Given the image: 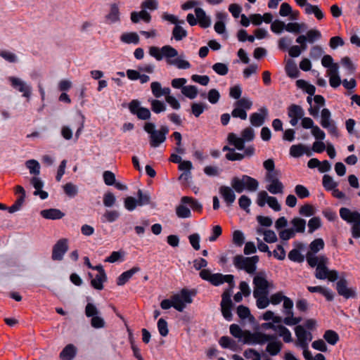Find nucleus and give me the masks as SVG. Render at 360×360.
Wrapping results in <instances>:
<instances>
[{
	"mask_svg": "<svg viewBox=\"0 0 360 360\" xmlns=\"http://www.w3.org/2000/svg\"><path fill=\"white\" fill-rule=\"evenodd\" d=\"M107 280V276L105 273L97 274L94 278L91 281V286L98 290L103 289V283Z\"/></svg>",
	"mask_w": 360,
	"mask_h": 360,
	"instance_id": "obj_33",
	"label": "nucleus"
},
{
	"mask_svg": "<svg viewBox=\"0 0 360 360\" xmlns=\"http://www.w3.org/2000/svg\"><path fill=\"white\" fill-rule=\"evenodd\" d=\"M155 124L152 122H146L144 130L150 134V145L152 148H157L166 140V135L169 133L167 126H161L160 129H155Z\"/></svg>",
	"mask_w": 360,
	"mask_h": 360,
	"instance_id": "obj_3",
	"label": "nucleus"
},
{
	"mask_svg": "<svg viewBox=\"0 0 360 360\" xmlns=\"http://www.w3.org/2000/svg\"><path fill=\"white\" fill-rule=\"evenodd\" d=\"M259 262L258 256L244 257L236 255L233 258V264L238 269H243L248 274H253L256 271V264Z\"/></svg>",
	"mask_w": 360,
	"mask_h": 360,
	"instance_id": "obj_6",
	"label": "nucleus"
},
{
	"mask_svg": "<svg viewBox=\"0 0 360 360\" xmlns=\"http://www.w3.org/2000/svg\"><path fill=\"white\" fill-rule=\"evenodd\" d=\"M194 295L195 293H193L187 289H182L179 293L175 294L171 297L173 307L179 311H183L186 307V304L192 302L191 296Z\"/></svg>",
	"mask_w": 360,
	"mask_h": 360,
	"instance_id": "obj_7",
	"label": "nucleus"
},
{
	"mask_svg": "<svg viewBox=\"0 0 360 360\" xmlns=\"http://www.w3.org/2000/svg\"><path fill=\"white\" fill-rule=\"evenodd\" d=\"M255 131L251 127H246L241 131V137H238L234 133H229L227 140L238 150L245 148V143L252 141L255 139Z\"/></svg>",
	"mask_w": 360,
	"mask_h": 360,
	"instance_id": "obj_4",
	"label": "nucleus"
},
{
	"mask_svg": "<svg viewBox=\"0 0 360 360\" xmlns=\"http://www.w3.org/2000/svg\"><path fill=\"white\" fill-rule=\"evenodd\" d=\"M194 295L195 293H193L187 289H182L179 293L175 294L171 297L173 307L179 311H183L186 307V304L192 302L191 296Z\"/></svg>",
	"mask_w": 360,
	"mask_h": 360,
	"instance_id": "obj_8",
	"label": "nucleus"
},
{
	"mask_svg": "<svg viewBox=\"0 0 360 360\" xmlns=\"http://www.w3.org/2000/svg\"><path fill=\"white\" fill-rule=\"evenodd\" d=\"M324 241L322 238H316L309 245V251L308 252H313L316 254L324 248Z\"/></svg>",
	"mask_w": 360,
	"mask_h": 360,
	"instance_id": "obj_42",
	"label": "nucleus"
},
{
	"mask_svg": "<svg viewBox=\"0 0 360 360\" xmlns=\"http://www.w3.org/2000/svg\"><path fill=\"white\" fill-rule=\"evenodd\" d=\"M77 354V348L72 344H69L65 347L60 354L61 360H72Z\"/></svg>",
	"mask_w": 360,
	"mask_h": 360,
	"instance_id": "obj_28",
	"label": "nucleus"
},
{
	"mask_svg": "<svg viewBox=\"0 0 360 360\" xmlns=\"http://www.w3.org/2000/svg\"><path fill=\"white\" fill-rule=\"evenodd\" d=\"M172 36L175 40L181 41L187 36V32L179 24H177L172 30Z\"/></svg>",
	"mask_w": 360,
	"mask_h": 360,
	"instance_id": "obj_45",
	"label": "nucleus"
},
{
	"mask_svg": "<svg viewBox=\"0 0 360 360\" xmlns=\"http://www.w3.org/2000/svg\"><path fill=\"white\" fill-rule=\"evenodd\" d=\"M295 192L301 199L307 198L309 195L308 189L302 185H297L295 188Z\"/></svg>",
	"mask_w": 360,
	"mask_h": 360,
	"instance_id": "obj_59",
	"label": "nucleus"
},
{
	"mask_svg": "<svg viewBox=\"0 0 360 360\" xmlns=\"http://www.w3.org/2000/svg\"><path fill=\"white\" fill-rule=\"evenodd\" d=\"M285 71L288 77L291 78H297L299 76V70L296 64L289 60L285 66Z\"/></svg>",
	"mask_w": 360,
	"mask_h": 360,
	"instance_id": "obj_43",
	"label": "nucleus"
},
{
	"mask_svg": "<svg viewBox=\"0 0 360 360\" xmlns=\"http://www.w3.org/2000/svg\"><path fill=\"white\" fill-rule=\"evenodd\" d=\"M121 41L127 44H137L139 41V37L136 32H127L122 34Z\"/></svg>",
	"mask_w": 360,
	"mask_h": 360,
	"instance_id": "obj_38",
	"label": "nucleus"
},
{
	"mask_svg": "<svg viewBox=\"0 0 360 360\" xmlns=\"http://www.w3.org/2000/svg\"><path fill=\"white\" fill-rule=\"evenodd\" d=\"M220 345L224 348H229L233 349L236 347V342L229 337L223 336L219 340Z\"/></svg>",
	"mask_w": 360,
	"mask_h": 360,
	"instance_id": "obj_54",
	"label": "nucleus"
},
{
	"mask_svg": "<svg viewBox=\"0 0 360 360\" xmlns=\"http://www.w3.org/2000/svg\"><path fill=\"white\" fill-rule=\"evenodd\" d=\"M158 328L160 334L165 337L168 335V325L167 322L164 319H160L158 321Z\"/></svg>",
	"mask_w": 360,
	"mask_h": 360,
	"instance_id": "obj_55",
	"label": "nucleus"
},
{
	"mask_svg": "<svg viewBox=\"0 0 360 360\" xmlns=\"http://www.w3.org/2000/svg\"><path fill=\"white\" fill-rule=\"evenodd\" d=\"M283 344L281 341H272L268 343L266 351L271 356L277 355L281 350Z\"/></svg>",
	"mask_w": 360,
	"mask_h": 360,
	"instance_id": "obj_37",
	"label": "nucleus"
},
{
	"mask_svg": "<svg viewBox=\"0 0 360 360\" xmlns=\"http://www.w3.org/2000/svg\"><path fill=\"white\" fill-rule=\"evenodd\" d=\"M253 296L257 297L258 295L269 294V282L263 274L255 276L253 278Z\"/></svg>",
	"mask_w": 360,
	"mask_h": 360,
	"instance_id": "obj_12",
	"label": "nucleus"
},
{
	"mask_svg": "<svg viewBox=\"0 0 360 360\" xmlns=\"http://www.w3.org/2000/svg\"><path fill=\"white\" fill-rule=\"evenodd\" d=\"M227 15L226 13L219 12L217 13L216 17L219 20L214 24V28L216 32L223 34L225 32V24L224 20L226 19Z\"/></svg>",
	"mask_w": 360,
	"mask_h": 360,
	"instance_id": "obj_35",
	"label": "nucleus"
},
{
	"mask_svg": "<svg viewBox=\"0 0 360 360\" xmlns=\"http://www.w3.org/2000/svg\"><path fill=\"white\" fill-rule=\"evenodd\" d=\"M181 202L176 207L175 212L177 217L180 219L190 218L191 217V210L186 205Z\"/></svg>",
	"mask_w": 360,
	"mask_h": 360,
	"instance_id": "obj_36",
	"label": "nucleus"
},
{
	"mask_svg": "<svg viewBox=\"0 0 360 360\" xmlns=\"http://www.w3.org/2000/svg\"><path fill=\"white\" fill-rule=\"evenodd\" d=\"M195 13L200 25L203 28L210 26V19L205 14V12L201 8H196Z\"/></svg>",
	"mask_w": 360,
	"mask_h": 360,
	"instance_id": "obj_30",
	"label": "nucleus"
},
{
	"mask_svg": "<svg viewBox=\"0 0 360 360\" xmlns=\"http://www.w3.org/2000/svg\"><path fill=\"white\" fill-rule=\"evenodd\" d=\"M321 226V220L319 217H312L308 222L309 232L313 233Z\"/></svg>",
	"mask_w": 360,
	"mask_h": 360,
	"instance_id": "obj_63",
	"label": "nucleus"
},
{
	"mask_svg": "<svg viewBox=\"0 0 360 360\" xmlns=\"http://www.w3.org/2000/svg\"><path fill=\"white\" fill-rule=\"evenodd\" d=\"M210 282L214 285L228 283L230 286V291L234 287L233 276L230 274L223 275L221 274H212Z\"/></svg>",
	"mask_w": 360,
	"mask_h": 360,
	"instance_id": "obj_22",
	"label": "nucleus"
},
{
	"mask_svg": "<svg viewBox=\"0 0 360 360\" xmlns=\"http://www.w3.org/2000/svg\"><path fill=\"white\" fill-rule=\"evenodd\" d=\"M288 258L292 262H302L304 257L300 253L297 249H293L288 253Z\"/></svg>",
	"mask_w": 360,
	"mask_h": 360,
	"instance_id": "obj_53",
	"label": "nucleus"
},
{
	"mask_svg": "<svg viewBox=\"0 0 360 360\" xmlns=\"http://www.w3.org/2000/svg\"><path fill=\"white\" fill-rule=\"evenodd\" d=\"M181 93L187 98L193 99L198 95V89L193 85L184 86L181 88Z\"/></svg>",
	"mask_w": 360,
	"mask_h": 360,
	"instance_id": "obj_39",
	"label": "nucleus"
},
{
	"mask_svg": "<svg viewBox=\"0 0 360 360\" xmlns=\"http://www.w3.org/2000/svg\"><path fill=\"white\" fill-rule=\"evenodd\" d=\"M140 271V268L139 266H134L131 269L123 272L117 280V285H124L131 277L132 276L139 272Z\"/></svg>",
	"mask_w": 360,
	"mask_h": 360,
	"instance_id": "obj_31",
	"label": "nucleus"
},
{
	"mask_svg": "<svg viewBox=\"0 0 360 360\" xmlns=\"http://www.w3.org/2000/svg\"><path fill=\"white\" fill-rule=\"evenodd\" d=\"M214 72L220 75H225L228 73L229 69L226 64L221 63H217L212 66Z\"/></svg>",
	"mask_w": 360,
	"mask_h": 360,
	"instance_id": "obj_60",
	"label": "nucleus"
},
{
	"mask_svg": "<svg viewBox=\"0 0 360 360\" xmlns=\"http://www.w3.org/2000/svg\"><path fill=\"white\" fill-rule=\"evenodd\" d=\"M283 301L284 308L283 312L286 315L285 318L283 319V323L288 326L297 325L302 321V318L293 316V302L288 297H285Z\"/></svg>",
	"mask_w": 360,
	"mask_h": 360,
	"instance_id": "obj_10",
	"label": "nucleus"
},
{
	"mask_svg": "<svg viewBox=\"0 0 360 360\" xmlns=\"http://www.w3.org/2000/svg\"><path fill=\"white\" fill-rule=\"evenodd\" d=\"M130 112L136 115L140 120H146L150 117V112L146 108L140 106V102L137 100H133L129 105Z\"/></svg>",
	"mask_w": 360,
	"mask_h": 360,
	"instance_id": "obj_16",
	"label": "nucleus"
},
{
	"mask_svg": "<svg viewBox=\"0 0 360 360\" xmlns=\"http://www.w3.org/2000/svg\"><path fill=\"white\" fill-rule=\"evenodd\" d=\"M295 332L297 338L296 345L300 347H308L307 336H311V333L306 331L302 326H297L295 328Z\"/></svg>",
	"mask_w": 360,
	"mask_h": 360,
	"instance_id": "obj_25",
	"label": "nucleus"
},
{
	"mask_svg": "<svg viewBox=\"0 0 360 360\" xmlns=\"http://www.w3.org/2000/svg\"><path fill=\"white\" fill-rule=\"evenodd\" d=\"M259 112H254L250 117V123L254 127L262 126L268 115V110L265 107L261 108Z\"/></svg>",
	"mask_w": 360,
	"mask_h": 360,
	"instance_id": "obj_23",
	"label": "nucleus"
},
{
	"mask_svg": "<svg viewBox=\"0 0 360 360\" xmlns=\"http://www.w3.org/2000/svg\"><path fill=\"white\" fill-rule=\"evenodd\" d=\"M341 218L348 223H360V214L358 212H352L349 209L342 207L340 210Z\"/></svg>",
	"mask_w": 360,
	"mask_h": 360,
	"instance_id": "obj_24",
	"label": "nucleus"
},
{
	"mask_svg": "<svg viewBox=\"0 0 360 360\" xmlns=\"http://www.w3.org/2000/svg\"><path fill=\"white\" fill-rule=\"evenodd\" d=\"M68 240L66 238L60 239L53 246L51 257L53 260H61L68 250Z\"/></svg>",
	"mask_w": 360,
	"mask_h": 360,
	"instance_id": "obj_17",
	"label": "nucleus"
},
{
	"mask_svg": "<svg viewBox=\"0 0 360 360\" xmlns=\"http://www.w3.org/2000/svg\"><path fill=\"white\" fill-rule=\"evenodd\" d=\"M323 186L326 190L331 191L338 186V183L330 176L325 174L323 176Z\"/></svg>",
	"mask_w": 360,
	"mask_h": 360,
	"instance_id": "obj_47",
	"label": "nucleus"
},
{
	"mask_svg": "<svg viewBox=\"0 0 360 360\" xmlns=\"http://www.w3.org/2000/svg\"><path fill=\"white\" fill-rule=\"evenodd\" d=\"M320 123L322 127L327 129L330 134L338 136V128L334 121L331 119V113L328 108H323L321 110Z\"/></svg>",
	"mask_w": 360,
	"mask_h": 360,
	"instance_id": "obj_11",
	"label": "nucleus"
},
{
	"mask_svg": "<svg viewBox=\"0 0 360 360\" xmlns=\"http://www.w3.org/2000/svg\"><path fill=\"white\" fill-rule=\"evenodd\" d=\"M246 359H251L252 360H261V356L258 352L253 349H246L243 353Z\"/></svg>",
	"mask_w": 360,
	"mask_h": 360,
	"instance_id": "obj_64",
	"label": "nucleus"
},
{
	"mask_svg": "<svg viewBox=\"0 0 360 360\" xmlns=\"http://www.w3.org/2000/svg\"><path fill=\"white\" fill-rule=\"evenodd\" d=\"M254 297L257 300V307L259 309H264L267 307L270 303L268 294L258 295L257 297Z\"/></svg>",
	"mask_w": 360,
	"mask_h": 360,
	"instance_id": "obj_46",
	"label": "nucleus"
},
{
	"mask_svg": "<svg viewBox=\"0 0 360 360\" xmlns=\"http://www.w3.org/2000/svg\"><path fill=\"white\" fill-rule=\"evenodd\" d=\"M233 303L231 300V291L229 290H225L221 295V309L223 316L226 320H231L232 313L231 308Z\"/></svg>",
	"mask_w": 360,
	"mask_h": 360,
	"instance_id": "obj_14",
	"label": "nucleus"
},
{
	"mask_svg": "<svg viewBox=\"0 0 360 360\" xmlns=\"http://www.w3.org/2000/svg\"><path fill=\"white\" fill-rule=\"evenodd\" d=\"M151 109L155 113H160L164 112L166 110L165 104L159 100H152L150 101Z\"/></svg>",
	"mask_w": 360,
	"mask_h": 360,
	"instance_id": "obj_50",
	"label": "nucleus"
},
{
	"mask_svg": "<svg viewBox=\"0 0 360 360\" xmlns=\"http://www.w3.org/2000/svg\"><path fill=\"white\" fill-rule=\"evenodd\" d=\"M65 216V214L58 209H49L46 210V219H60Z\"/></svg>",
	"mask_w": 360,
	"mask_h": 360,
	"instance_id": "obj_49",
	"label": "nucleus"
},
{
	"mask_svg": "<svg viewBox=\"0 0 360 360\" xmlns=\"http://www.w3.org/2000/svg\"><path fill=\"white\" fill-rule=\"evenodd\" d=\"M140 20L148 23L151 20V15L146 10H141L139 12L133 11L131 13V20L134 23H137Z\"/></svg>",
	"mask_w": 360,
	"mask_h": 360,
	"instance_id": "obj_29",
	"label": "nucleus"
},
{
	"mask_svg": "<svg viewBox=\"0 0 360 360\" xmlns=\"http://www.w3.org/2000/svg\"><path fill=\"white\" fill-rule=\"evenodd\" d=\"M231 334L238 339L245 338V330H242L241 328L237 324H232L230 326Z\"/></svg>",
	"mask_w": 360,
	"mask_h": 360,
	"instance_id": "obj_51",
	"label": "nucleus"
},
{
	"mask_svg": "<svg viewBox=\"0 0 360 360\" xmlns=\"http://www.w3.org/2000/svg\"><path fill=\"white\" fill-rule=\"evenodd\" d=\"M181 202L183 204H188L190 205L191 209L193 211H196L198 212H201L202 210V204L198 201L196 199L189 197V196H183L181 198Z\"/></svg>",
	"mask_w": 360,
	"mask_h": 360,
	"instance_id": "obj_32",
	"label": "nucleus"
},
{
	"mask_svg": "<svg viewBox=\"0 0 360 360\" xmlns=\"http://www.w3.org/2000/svg\"><path fill=\"white\" fill-rule=\"evenodd\" d=\"M304 115V110L300 105L292 104L288 108V115L290 118V123L292 126H296L299 120Z\"/></svg>",
	"mask_w": 360,
	"mask_h": 360,
	"instance_id": "obj_18",
	"label": "nucleus"
},
{
	"mask_svg": "<svg viewBox=\"0 0 360 360\" xmlns=\"http://www.w3.org/2000/svg\"><path fill=\"white\" fill-rule=\"evenodd\" d=\"M231 185L234 191L238 193H242L245 189L254 192L258 189L259 182L257 179L248 176L243 175L241 178L234 176L231 179Z\"/></svg>",
	"mask_w": 360,
	"mask_h": 360,
	"instance_id": "obj_2",
	"label": "nucleus"
},
{
	"mask_svg": "<svg viewBox=\"0 0 360 360\" xmlns=\"http://www.w3.org/2000/svg\"><path fill=\"white\" fill-rule=\"evenodd\" d=\"M238 204L241 209L249 212V207L251 204V200L247 195H241L238 200Z\"/></svg>",
	"mask_w": 360,
	"mask_h": 360,
	"instance_id": "obj_61",
	"label": "nucleus"
},
{
	"mask_svg": "<svg viewBox=\"0 0 360 360\" xmlns=\"http://www.w3.org/2000/svg\"><path fill=\"white\" fill-rule=\"evenodd\" d=\"M304 153H306L308 156L311 155L309 149L302 143L292 145L290 148V154L294 158L301 157Z\"/></svg>",
	"mask_w": 360,
	"mask_h": 360,
	"instance_id": "obj_27",
	"label": "nucleus"
},
{
	"mask_svg": "<svg viewBox=\"0 0 360 360\" xmlns=\"http://www.w3.org/2000/svg\"><path fill=\"white\" fill-rule=\"evenodd\" d=\"M137 202L139 206L148 205L150 202V196L148 193H144L139 189L137 192Z\"/></svg>",
	"mask_w": 360,
	"mask_h": 360,
	"instance_id": "obj_48",
	"label": "nucleus"
},
{
	"mask_svg": "<svg viewBox=\"0 0 360 360\" xmlns=\"http://www.w3.org/2000/svg\"><path fill=\"white\" fill-rule=\"evenodd\" d=\"M219 193L228 207H231L236 200L234 189L228 186H221Z\"/></svg>",
	"mask_w": 360,
	"mask_h": 360,
	"instance_id": "obj_19",
	"label": "nucleus"
},
{
	"mask_svg": "<svg viewBox=\"0 0 360 360\" xmlns=\"http://www.w3.org/2000/svg\"><path fill=\"white\" fill-rule=\"evenodd\" d=\"M8 80L13 89L22 94L25 98H30L31 95V87L25 81L15 77H9Z\"/></svg>",
	"mask_w": 360,
	"mask_h": 360,
	"instance_id": "obj_15",
	"label": "nucleus"
},
{
	"mask_svg": "<svg viewBox=\"0 0 360 360\" xmlns=\"http://www.w3.org/2000/svg\"><path fill=\"white\" fill-rule=\"evenodd\" d=\"M0 56L9 63H16L18 61L17 56L14 53L7 50L1 51Z\"/></svg>",
	"mask_w": 360,
	"mask_h": 360,
	"instance_id": "obj_52",
	"label": "nucleus"
},
{
	"mask_svg": "<svg viewBox=\"0 0 360 360\" xmlns=\"http://www.w3.org/2000/svg\"><path fill=\"white\" fill-rule=\"evenodd\" d=\"M243 342L248 345H264L263 333H251L249 330H245V338Z\"/></svg>",
	"mask_w": 360,
	"mask_h": 360,
	"instance_id": "obj_21",
	"label": "nucleus"
},
{
	"mask_svg": "<svg viewBox=\"0 0 360 360\" xmlns=\"http://www.w3.org/2000/svg\"><path fill=\"white\" fill-rule=\"evenodd\" d=\"M308 290L310 292H319L323 295L327 300L331 301L333 300V292L322 287V286H308L307 287Z\"/></svg>",
	"mask_w": 360,
	"mask_h": 360,
	"instance_id": "obj_34",
	"label": "nucleus"
},
{
	"mask_svg": "<svg viewBox=\"0 0 360 360\" xmlns=\"http://www.w3.org/2000/svg\"><path fill=\"white\" fill-rule=\"evenodd\" d=\"M263 235L264 241L268 243H276L278 240L275 232L272 230L265 231V232H263Z\"/></svg>",
	"mask_w": 360,
	"mask_h": 360,
	"instance_id": "obj_62",
	"label": "nucleus"
},
{
	"mask_svg": "<svg viewBox=\"0 0 360 360\" xmlns=\"http://www.w3.org/2000/svg\"><path fill=\"white\" fill-rule=\"evenodd\" d=\"M336 289L338 294L346 299L356 296L355 290L347 287V282L344 278L338 281Z\"/></svg>",
	"mask_w": 360,
	"mask_h": 360,
	"instance_id": "obj_20",
	"label": "nucleus"
},
{
	"mask_svg": "<svg viewBox=\"0 0 360 360\" xmlns=\"http://www.w3.org/2000/svg\"><path fill=\"white\" fill-rule=\"evenodd\" d=\"M280 172L266 173V181L269 183L266 189L272 194H282L283 193L284 186L278 179Z\"/></svg>",
	"mask_w": 360,
	"mask_h": 360,
	"instance_id": "obj_9",
	"label": "nucleus"
},
{
	"mask_svg": "<svg viewBox=\"0 0 360 360\" xmlns=\"http://www.w3.org/2000/svg\"><path fill=\"white\" fill-rule=\"evenodd\" d=\"M326 265L327 264L318 265L316 268L315 277L320 280L328 278L331 282L336 281L338 278V271L330 270Z\"/></svg>",
	"mask_w": 360,
	"mask_h": 360,
	"instance_id": "obj_13",
	"label": "nucleus"
},
{
	"mask_svg": "<svg viewBox=\"0 0 360 360\" xmlns=\"http://www.w3.org/2000/svg\"><path fill=\"white\" fill-rule=\"evenodd\" d=\"M25 166L29 169L30 174L33 176L30 181V184L35 189L33 195L39 196L42 200L45 199V191L42 189L44 182L42 179L38 176L41 171L39 163L35 160H29L25 162Z\"/></svg>",
	"mask_w": 360,
	"mask_h": 360,
	"instance_id": "obj_1",
	"label": "nucleus"
},
{
	"mask_svg": "<svg viewBox=\"0 0 360 360\" xmlns=\"http://www.w3.org/2000/svg\"><path fill=\"white\" fill-rule=\"evenodd\" d=\"M291 224L295 228L294 231L298 233H304L306 226V221L302 218L295 217L292 219Z\"/></svg>",
	"mask_w": 360,
	"mask_h": 360,
	"instance_id": "obj_40",
	"label": "nucleus"
},
{
	"mask_svg": "<svg viewBox=\"0 0 360 360\" xmlns=\"http://www.w3.org/2000/svg\"><path fill=\"white\" fill-rule=\"evenodd\" d=\"M119 8L116 4H112L110 8V12L107 15V18L114 22L119 20Z\"/></svg>",
	"mask_w": 360,
	"mask_h": 360,
	"instance_id": "obj_56",
	"label": "nucleus"
},
{
	"mask_svg": "<svg viewBox=\"0 0 360 360\" xmlns=\"http://www.w3.org/2000/svg\"><path fill=\"white\" fill-rule=\"evenodd\" d=\"M161 51L166 58V61L168 65H175L179 69H188L191 68V64L188 61L177 58L176 59H172V58L178 56V51L169 45H165L161 48Z\"/></svg>",
	"mask_w": 360,
	"mask_h": 360,
	"instance_id": "obj_5",
	"label": "nucleus"
},
{
	"mask_svg": "<svg viewBox=\"0 0 360 360\" xmlns=\"http://www.w3.org/2000/svg\"><path fill=\"white\" fill-rule=\"evenodd\" d=\"M306 259L311 267H317L318 265L328 262V259L325 255L316 256V254H313V252H307Z\"/></svg>",
	"mask_w": 360,
	"mask_h": 360,
	"instance_id": "obj_26",
	"label": "nucleus"
},
{
	"mask_svg": "<svg viewBox=\"0 0 360 360\" xmlns=\"http://www.w3.org/2000/svg\"><path fill=\"white\" fill-rule=\"evenodd\" d=\"M99 311L96 307L92 303H88L85 307V314L87 317H94L98 316Z\"/></svg>",
	"mask_w": 360,
	"mask_h": 360,
	"instance_id": "obj_58",
	"label": "nucleus"
},
{
	"mask_svg": "<svg viewBox=\"0 0 360 360\" xmlns=\"http://www.w3.org/2000/svg\"><path fill=\"white\" fill-rule=\"evenodd\" d=\"M305 12L307 14L314 13L316 18L319 20L323 19L324 17L321 10L319 8L318 6L316 5H307V7L305 8Z\"/></svg>",
	"mask_w": 360,
	"mask_h": 360,
	"instance_id": "obj_44",
	"label": "nucleus"
},
{
	"mask_svg": "<svg viewBox=\"0 0 360 360\" xmlns=\"http://www.w3.org/2000/svg\"><path fill=\"white\" fill-rule=\"evenodd\" d=\"M252 105V101L246 98H240L235 103V106L242 108L244 110L250 109Z\"/></svg>",
	"mask_w": 360,
	"mask_h": 360,
	"instance_id": "obj_57",
	"label": "nucleus"
},
{
	"mask_svg": "<svg viewBox=\"0 0 360 360\" xmlns=\"http://www.w3.org/2000/svg\"><path fill=\"white\" fill-rule=\"evenodd\" d=\"M323 338L328 344L335 345L339 340V335L335 331L328 330L325 332Z\"/></svg>",
	"mask_w": 360,
	"mask_h": 360,
	"instance_id": "obj_41",
	"label": "nucleus"
}]
</instances>
